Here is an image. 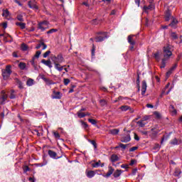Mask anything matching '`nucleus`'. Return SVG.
Wrapping results in <instances>:
<instances>
[{
	"instance_id": "nucleus-1",
	"label": "nucleus",
	"mask_w": 182,
	"mask_h": 182,
	"mask_svg": "<svg viewBox=\"0 0 182 182\" xmlns=\"http://www.w3.org/2000/svg\"><path fill=\"white\" fill-rule=\"evenodd\" d=\"M171 46L166 45L163 48V52H164V58L162 59L161 64L160 68L161 69L166 68V62L170 59V56L173 55Z\"/></svg>"
},
{
	"instance_id": "nucleus-2",
	"label": "nucleus",
	"mask_w": 182,
	"mask_h": 182,
	"mask_svg": "<svg viewBox=\"0 0 182 182\" xmlns=\"http://www.w3.org/2000/svg\"><path fill=\"white\" fill-rule=\"evenodd\" d=\"M12 66L10 65L6 66V69L2 70L1 75L3 77L4 80H8L9 77H11V75L12 74V70L11 68Z\"/></svg>"
},
{
	"instance_id": "nucleus-3",
	"label": "nucleus",
	"mask_w": 182,
	"mask_h": 182,
	"mask_svg": "<svg viewBox=\"0 0 182 182\" xmlns=\"http://www.w3.org/2000/svg\"><path fill=\"white\" fill-rule=\"evenodd\" d=\"M107 38H109V35L107 34V32L100 31L97 33V36L95 37V41L103 42V41H105V39H107Z\"/></svg>"
},
{
	"instance_id": "nucleus-4",
	"label": "nucleus",
	"mask_w": 182,
	"mask_h": 182,
	"mask_svg": "<svg viewBox=\"0 0 182 182\" xmlns=\"http://www.w3.org/2000/svg\"><path fill=\"white\" fill-rule=\"evenodd\" d=\"M6 102H8V94L3 90L0 92V105H5Z\"/></svg>"
},
{
	"instance_id": "nucleus-5",
	"label": "nucleus",
	"mask_w": 182,
	"mask_h": 182,
	"mask_svg": "<svg viewBox=\"0 0 182 182\" xmlns=\"http://www.w3.org/2000/svg\"><path fill=\"white\" fill-rule=\"evenodd\" d=\"M51 60L53 63H63V62H65V58H63V55L62 54H58L57 56L53 55L51 58Z\"/></svg>"
},
{
	"instance_id": "nucleus-6",
	"label": "nucleus",
	"mask_w": 182,
	"mask_h": 182,
	"mask_svg": "<svg viewBox=\"0 0 182 182\" xmlns=\"http://www.w3.org/2000/svg\"><path fill=\"white\" fill-rule=\"evenodd\" d=\"M48 28H49V22H48L47 21L40 22L38 24V29H40L41 32L46 31V29H48Z\"/></svg>"
},
{
	"instance_id": "nucleus-7",
	"label": "nucleus",
	"mask_w": 182,
	"mask_h": 182,
	"mask_svg": "<svg viewBox=\"0 0 182 182\" xmlns=\"http://www.w3.org/2000/svg\"><path fill=\"white\" fill-rule=\"evenodd\" d=\"M28 6L31 9H34L35 11H38V9H39V6H38V3L36 2V0L28 1Z\"/></svg>"
},
{
	"instance_id": "nucleus-8",
	"label": "nucleus",
	"mask_w": 182,
	"mask_h": 182,
	"mask_svg": "<svg viewBox=\"0 0 182 182\" xmlns=\"http://www.w3.org/2000/svg\"><path fill=\"white\" fill-rule=\"evenodd\" d=\"M62 93L60 92H56L53 90V95H51L52 99H62Z\"/></svg>"
},
{
	"instance_id": "nucleus-9",
	"label": "nucleus",
	"mask_w": 182,
	"mask_h": 182,
	"mask_svg": "<svg viewBox=\"0 0 182 182\" xmlns=\"http://www.w3.org/2000/svg\"><path fill=\"white\" fill-rule=\"evenodd\" d=\"M114 173V168L112 166H108V171L105 175H103V177H105L106 178H109L112 174Z\"/></svg>"
},
{
	"instance_id": "nucleus-10",
	"label": "nucleus",
	"mask_w": 182,
	"mask_h": 182,
	"mask_svg": "<svg viewBox=\"0 0 182 182\" xmlns=\"http://www.w3.org/2000/svg\"><path fill=\"white\" fill-rule=\"evenodd\" d=\"M127 41L130 45H136V40L134 39V35H129L127 38Z\"/></svg>"
},
{
	"instance_id": "nucleus-11",
	"label": "nucleus",
	"mask_w": 182,
	"mask_h": 182,
	"mask_svg": "<svg viewBox=\"0 0 182 182\" xmlns=\"http://www.w3.org/2000/svg\"><path fill=\"white\" fill-rule=\"evenodd\" d=\"M147 90V82H146V80L142 81V85H141V95L142 96H144L146 95V91Z\"/></svg>"
},
{
	"instance_id": "nucleus-12",
	"label": "nucleus",
	"mask_w": 182,
	"mask_h": 182,
	"mask_svg": "<svg viewBox=\"0 0 182 182\" xmlns=\"http://www.w3.org/2000/svg\"><path fill=\"white\" fill-rule=\"evenodd\" d=\"M66 65H61L60 63H54V68L58 72H62L63 70V68H65Z\"/></svg>"
},
{
	"instance_id": "nucleus-13",
	"label": "nucleus",
	"mask_w": 182,
	"mask_h": 182,
	"mask_svg": "<svg viewBox=\"0 0 182 182\" xmlns=\"http://www.w3.org/2000/svg\"><path fill=\"white\" fill-rule=\"evenodd\" d=\"M130 140H132L130 134H127L126 136H122L120 139V141H122V143H129Z\"/></svg>"
},
{
	"instance_id": "nucleus-14",
	"label": "nucleus",
	"mask_w": 182,
	"mask_h": 182,
	"mask_svg": "<svg viewBox=\"0 0 182 182\" xmlns=\"http://www.w3.org/2000/svg\"><path fill=\"white\" fill-rule=\"evenodd\" d=\"M151 132H152V133L150 134L151 139H154L156 137V136H157V134H159V133L160 132V130L156 129V128H152L151 129Z\"/></svg>"
},
{
	"instance_id": "nucleus-15",
	"label": "nucleus",
	"mask_w": 182,
	"mask_h": 182,
	"mask_svg": "<svg viewBox=\"0 0 182 182\" xmlns=\"http://www.w3.org/2000/svg\"><path fill=\"white\" fill-rule=\"evenodd\" d=\"M104 166L105 164H102V161L100 160L94 164H92V167H93L94 168H97V167H103Z\"/></svg>"
},
{
	"instance_id": "nucleus-16",
	"label": "nucleus",
	"mask_w": 182,
	"mask_h": 182,
	"mask_svg": "<svg viewBox=\"0 0 182 182\" xmlns=\"http://www.w3.org/2000/svg\"><path fill=\"white\" fill-rule=\"evenodd\" d=\"M41 63H43V65H46V66H48V68H50V69H52V62H50V60H46L45 59H43L41 60Z\"/></svg>"
},
{
	"instance_id": "nucleus-17",
	"label": "nucleus",
	"mask_w": 182,
	"mask_h": 182,
	"mask_svg": "<svg viewBox=\"0 0 182 182\" xmlns=\"http://www.w3.org/2000/svg\"><path fill=\"white\" fill-rule=\"evenodd\" d=\"M171 16V11L170 10H167L165 12V21L166 22H168V21H170V17Z\"/></svg>"
},
{
	"instance_id": "nucleus-18",
	"label": "nucleus",
	"mask_w": 182,
	"mask_h": 182,
	"mask_svg": "<svg viewBox=\"0 0 182 182\" xmlns=\"http://www.w3.org/2000/svg\"><path fill=\"white\" fill-rule=\"evenodd\" d=\"M48 156H50L51 159H59V157L56 158V156H58L56 152L52 150H48Z\"/></svg>"
},
{
	"instance_id": "nucleus-19",
	"label": "nucleus",
	"mask_w": 182,
	"mask_h": 182,
	"mask_svg": "<svg viewBox=\"0 0 182 182\" xmlns=\"http://www.w3.org/2000/svg\"><path fill=\"white\" fill-rule=\"evenodd\" d=\"M8 113H9V110H8L7 108H4L3 112L0 113V117L1 119H4L5 116H8Z\"/></svg>"
},
{
	"instance_id": "nucleus-20",
	"label": "nucleus",
	"mask_w": 182,
	"mask_h": 182,
	"mask_svg": "<svg viewBox=\"0 0 182 182\" xmlns=\"http://www.w3.org/2000/svg\"><path fill=\"white\" fill-rule=\"evenodd\" d=\"M2 16H4L5 18H8V16H9V15H11V13L9 12V10H8V9H2Z\"/></svg>"
},
{
	"instance_id": "nucleus-21",
	"label": "nucleus",
	"mask_w": 182,
	"mask_h": 182,
	"mask_svg": "<svg viewBox=\"0 0 182 182\" xmlns=\"http://www.w3.org/2000/svg\"><path fill=\"white\" fill-rule=\"evenodd\" d=\"M181 174V169H180V168H176L175 171L173 173V176L175 177H180Z\"/></svg>"
},
{
	"instance_id": "nucleus-22",
	"label": "nucleus",
	"mask_w": 182,
	"mask_h": 182,
	"mask_svg": "<svg viewBox=\"0 0 182 182\" xmlns=\"http://www.w3.org/2000/svg\"><path fill=\"white\" fill-rule=\"evenodd\" d=\"M95 171H88L86 172V176L88 177V178H92V177H95Z\"/></svg>"
},
{
	"instance_id": "nucleus-23",
	"label": "nucleus",
	"mask_w": 182,
	"mask_h": 182,
	"mask_svg": "<svg viewBox=\"0 0 182 182\" xmlns=\"http://www.w3.org/2000/svg\"><path fill=\"white\" fill-rule=\"evenodd\" d=\"M122 173H123L122 170L117 169L116 171L114 172L113 176L114 177V178H117V177H120V176H122Z\"/></svg>"
},
{
	"instance_id": "nucleus-24",
	"label": "nucleus",
	"mask_w": 182,
	"mask_h": 182,
	"mask_svg": "<svg viewBox=\"0 0 182 182\" xmlns=\"http://www.w3.org/2000/svg\"><path fill=\"white\" fill-rule=\"evenodd\" d=\"M16 26H20L21 29H25V28H26V23H23V21L16 22Z\"/></svg>"
},
{
	"instance_id": "nucleus-25",
	"label": "nucleus",
	"mask_w": 182,
	"mask_h": 182,
	"mask_svg": "<svg viewBox=\"0 0 182 182\" xmlns=\"http://www.w3.org/2000/svg\"><path fill=\"white\" fill-rule=\"evenodd\" d=\"M151 9H154V4H149L148 6H144V11H145V12H147V11L151 10Z\"/></svg>"
},
{
	"instance_id": "nucleus-26",
	"label": "nucleus",
	"mask_w": 182,
	"mask_h": 182,
	"mask_svg": "<svg viewBox=\"0 0 182 182\" xmlns=\"http://www.w3.org/2000/svg\"><path fill=\"white\" fill-rule=\"evenodd\" d=\"M177 23H178V21L176 18H173L169 26H171V28H176V25H177Z\"/></svg>"
},
{
	"instance_id": "nucleus-27",
	"label": "nucleus",
	"mask_w": 182,
	"mask_h": 182,
	"mask_svg": "<svg viewBox=\"0 0 182 182\" xmlns=\"http://www.w3.org/2000/svg\"><path fill=\"white\" fill-rule=\"evenodd\" d=\"M111 161L112 163H116V161H119V156H117V155L116 154H112L111 156Z\"/></svg>"
},
{
	"instance_id": "nucleus-28",
	"label": "nucleus",
	"mask_w": 182,
	"mask_h": 182,
	"mask_svg": "<svg viewBox=\"0 0 182 182\" xmlns=\"http://www.w3.org/2000/svg\"><path fill=\"white\" fill-rule=\"evenodd\" d=\"M119 130L117 129H110L109 134H113V136H116V134H119Z\"/></svg>"
},
{
	"instance_id": "nucleus-29",
	"label": "nucleus",
	"mask_w": 182,
	"mask_h": 182,
	"mask_svg": "<svg viewBox=\"0 0 182 182\" xmlns=\"http://www.w3.org/2000/svg\"><path fill=\"white\" fill-rule=\"evenodd\" d=\"M18 68L21 69V70H25L26 69V63H20L18 64Z\"/></svg>"
},
{
	"instance_id": "nucleus-30",
	"label": "nucleus",
	"mask_w": 182,
	"mask_h": 182,
	"mask_svg": "<svg viewBox=\"0 0 182 182\" xmlns=\"http://www.w3.org/2000/svg\"><path fill=\"white\" fill-rule=\"evenodd\" d=\"M136 85L138 87V92H140V75L137 74Z\"/></svg>"
},
{
	"instance_id": "nucleus-31",
	"label": "nucleus",
	"mask_w": 182,
	"mask_h": 182,
	"mask_svg": "<svg viewBox=\"0 0 182 182\" xmlns=\"http://www.w3.org/2000/svg\"><path fill=\"white\" fill-rule=\"evenodd\" d=\"M154 58H155L157 62H160V53L158 51L154 54Z\"/></svg>"
},
{
	"instance_id": "nucleus-32",
	"label": "nucleus",
	"mask_w": 182,
	"mask_h": 182,
	"mask_svg": "<svg viewBox=\"0 0 182 182\" xmlns=\"http://www.w3.org/2000/svg\"><path fill=\"white\" fill-rule=\"evenodd\" d=\"M77 114L80 119H83V117H86L85 113L81 112L80 111H78Z\"/></svg>"
},
{
	"instance_id": "nucleus-33",
	"label": "nucleus",
	"mask_w": 182,
	"mask_h": 182,
	"mask_svg": "<svg viewBox=\"0 0 182 182\" xmlns=\"http://www.w3.org/2000/svg\"><path fill=\"white\" fill-rule=\"evenodd\" d=\"M102 22V20H99L97 18L93 19L91 22L92 25H99Z\"/></svg>"
},
{
	"instance_id": "nucleus-34",
	"label": "nucleus",
	"mask_w": 182,
	"mask_h": 182,
	"mask_svg": "<svg viewBox=\"0 0 182 182\" xmlns=\"http://www.w3.org/2000/svg\"><path fill=\"white\" fill-rule=\"evenodd\" d=\"M122 112H127L130 109V107L128 105H123L120 107Z\"/></svg>"
},
{
	"instance_id": "nucleus-35",
	"label": "nucleus",
	"mask_w": 182,
	"mask_h": 182,
	"mask_svg": "<svg viewBox=\"0 0 182 182\" xmlns=\"http://www.w3.org/2000/svg\"><path fill=\"white\" fill-rule=\"evenodd\" d=\"M143 122H144V120L138 121L136 124H138L139 127H144L146 126V123H144Z\"/></svg>"
},
{
	"instance_id": "nucleus-36",
	"label": "nucleus",
	"mask_w": 182,
	"mask_h": 182,
	"mask_svg": "<svg viewBox=\"0 0 182 182\" xmlns=\"http://www.w3.org/2000/svg\"><path fill=\"white\" fill-rule=\"evenodd\" d=\"M53 134L55 139H57L58 140H59V139H60V134H59V132L53 131Z\"/></svg>"
},
{
	"instance_id": "nucleus-37",
	"label": "nucleus",
	"mask_w": 182,
	"mask_h": 182,
	"mask_svg": "<svg viewBox=\"0 0 182 182\" xmlns=\"http://www.w3.org/2000/svg\"><path fill=\"white\" fill-rule=\"evenodd\" d=\"M170 110L173 114H177V109L174 108V105H170Z\"/></svg>"
},
{
	"instance_id": "nucleus-38",
	"label": "nucleus",
	"mask_w": 182,
	"mask_h": 182,
	"mask_svg": "<svg viewBox=\"0 0 182 182\" xmlns=\"http://www.w3.org/2000/svg\"><path fill=\"white\" fill-rule=\"evenodd\" d=\"M170 144H172V146H177V144H178V140L174 138L173 140L171 141Z\"/></svg>"
},
{
	"instance_id": "nucleus-39",
	"label": "nucleus",
	"mask_w": 182,
	"mask_h": 182,
	"mask_svg": "<svg viewBox=\"0 0 182 182\" xmlns=\"http://www.w3.org/2000/svg\"><path fill=\"white\" fill-rule=\"evenodd\" d=\"M16 19H18L20 22H23L25 21L23 19V15H22V14L17 15Z\"/></svg>"
},
{
	"instance_id": "nucleus-40",
	"label": "nucleus",
	"mask_w": 182,
	"mask_h": 182,
	"mask_svg": "<svg viewBox=\"0 0 182 182\" xmlns=\"http://www.w3.org/2000/svg\"><path fill=\"white\" fill-rule=\"evenodd\" d=\"M16 97V95H15V91L14 90H11L9 98L10 99H15Z\"/></svg>"
},
{
	"instance_id": "nucleus-41",
	"label": "nucleus",
	"mask_w": 182,
	"mask_h": 182,
	"mask_svg": "<svg viewBox=\"0 0 182 182\" xmlns=\"http://www.w3.org/2000/svg\"><path fill=\"white\" fill-rule=\"evenodd\" d=\"M27 86H32L33 85V79H28L26 82Z\"/></svg>"
},
{
	"instance_id": "nucleus-42",
	"label": "nucleus",
	"mask_w": 182,
	"mask_h": 182,
	"mask_svg": "<svg viewBox=\"0 0 182 182\" xmlns=\"http://www.w3.org/2000/svg\"><path fill=\"white\" fill-rule=\"evenodd\" d=\"M42 53V52L41 50H38L36 52V54L34 55L33 58H39V56H41V54Z\"/></svg>"
},
{
	"instance_id": "nucleus-43",
	"label": "nucleus",
	"mask_w": 182,
	"mask_h": 182,
	"mask_svg": "<svg viewBox=\"0 0 182 182\" xmlns=\"http://www.w3.org/2000/svg\"><path fill=\"white\" fill-rule=\"evenodd\" d=\"M88 122L91 123V124H94V125L97 124V121H96V119H94L90 118L88 119Z\"/></svg>"
},
{
	"instance_id": "nucleus-44",
	"label": "nucleus",
	"mask_w": 182,
	"mask_h": 182,
	"mask_svg": "<svg viewBox=\"0 0 182 182\" xmlns=\"http://www.w3.org/2000/svg\"><path fill=\"white\" fill-rule=\"evenodd\" d=\"M46 164H48V161H43V163L37 164L36 166H38V167H43V166H46Z\"/></svg>"
},
{
	"instance_id": "nucleus-45",
	"label": "nucleus",
	"mask_w": 182,
	"mask_h": 182,
	"mask_svg": "<svg viewBox=\"0 0 182 182\" xmlns=\"http://www.w3.org/2000/svg\"><path fill=\"white\" fill-rule=\"evenodd\" d=\"M33 134H36L37 136H38V137L42 136V134L41 132H39V130H38V129H33Z\"/></svg>"
},
{
	"instance_id": "nucleus-46",
	"label": "nucleus",
	"mask_w": 182,
	"mask_h": 182,
	"mask_svg": "<svg viewBox=\"0 0 182 182\" xmlns=\"http://www.w3.org/2000/svg\"><path fill=\"white\" fill-rule=\"evenodd\" d=\"M154 114L156 117V119H161V114H160V112H154Z\"/></svg>"
},
{
	"instance_id": "nucleus-47",
	"label": "nucleus",
	"mask_w": 182,
	"mask_h": 182,
	"mask_svg": "<svg viewBox=\"0 0 182 182\" xmlns=\"http://www.w3.org/2000/svg\"><path fill=\"white\" fill-rule=\"evenodd\" d=\"M130 144H119V147L121 149H122V150H126V147H127V146H129Z\"/></svg>"
},
{
	"instance_id": "nucleus-48",
	"label": "nucleus",
	"mask_w": 182,
	"mask_h": 182,
	"mask_svg": "<svg viewBox=\"0 0 182 182\" xmlns=\"http://www.w3.org/2000/svg\"><path fill=\"white\" fill-rule=\"evenodd\" d=\"M21 50H28V46L25 43L21 44Z\"/></svg>"
},
{
	"instance_id": "nucleus-49",
	"label": "nucleus",
	"mask_w": 182,
	"mask_h": 182,
	"mask_svg": "<svg viewBox=\"0 0 182 182\" xmlns=\"http://www.w3.org/2000/svg\"><path fill=\"white\" fill-rule=\"evenodd\" d=\"M45 82H46V85H55V82H53L48 78Z\"/></svg>"
},
{
	"instance_id": "nucleus-50",
	"label": "nucleus",
	"mask_w": 182,
	"mask_h": 182,
	"mask_svg": "<svg viewBox=\"0 0 182 182\" xmlns=\"http://www.w3.org/2000/svg\"><path fill=\"white\" fill-rule=\"evenodd\" d=\"M23 173H28V171H31V168L28 166H25L23 168Z\"/></svg>"
},
{
	"instance_id": "nucleus-51",
	"label": "nucleus",
	"mask_w": 182,
	"mask_h": 182,
	"mask_svg": "<svg viewBox=\"0 0 182 182\" xmlns=\"http://www.w3.org/2000/svg\"><path fill=\"white\" fill-rule=\"evenodd\" d=\"M55 32H58V29L57 28H51L50 31H47V33L48 34L55 33Z\"/></svg>"
},
{
	"instance_id": "nucleus-52",
	"label": "nucleus",
	"mask_w": 182,
	"mask_h": 182,
	"mask_svg": "<svg viewBox=\"0 0 182 182\" xmlns=\"http://www.w3.org/2000/svg\"><path fill=\"white\" fill-rule=\"evenodd\" d=\"M63 82H64L65 86H68V85L70 83V80H69V78H65Z\"/></svg>"
},
{
	"instance_id": "nucleus-53",
	"label": "nucleus",
	"mask_w": 182,
	"mask_h": 182,
	"mask_svg": "<svg viewBox=\"0 0 182 182\" xmlns=\"http://www.w3.org/2000/svg\"><path fill=\"white\" fill-rule=\"evenodd\" d=\"M171 36L173 39H178V36H177V33H171Z\"/></svg>"
},
{
	"instance_id": "nucleus-54",
	"label": "nucleus",
	"mask_w": 182,
	"mask_h": 182,
	"mask_svg": "<svg viewBox=\"0 0 182 182\" xmlns=\"http://www.w3.org/2000/svg\"><path fill=\"white\" fill-rule=\"evenodd\" d=\"M100 103L101 106H106V105H107V102H106L105 100H100Z\"/></svg>"
},
{
	"instance_id": "nucleus-55",
	"label": "nucleus",
	"mask_w": 182,
	"mask_h": 182,
	"mask_svg": "<svg viewBox=\"0 0 182 182\" xmlns=\"http://www.w3.org/2000/svg\"><path fill=\"white\" fill-rule=\"evenodd\" d=\"M90 142L91 143V144H92V146H94V148L95 149H97V144H96V141L95 140H91L90 141Z\"/></svg>"
},
{
	"instance_id": "nucleus-56",
	"label": "nucleus",
	"mask_w": 182,
	"mask_h": 182,
	"mask_svg": "<svg viewBox=\"0 0 182 182\" xmlns=\"http://www.w3.org/2000/svg\"><path fill=\"white\" fill-rule=\"evenodd\" d=\"M49 55H50V50H48L46 51L43 55V58H48L49 56Z\"/></svg>"
},
{
	"instance_id": "nucleus-57",
	"label": "nucleus",
	"mask_w": 182,
	"mask_h": 182,
	"mask_svg": "<svg viewBox=\"0 0 182 182\" xmlns=\"http://www.w3.org/2000/svg\"><path fill=\"white\" fill-rule=\"evenodd\" d=\"M137 149H139V146H133L131 149H129V151H136V150H137Z\"/></svg>"
},
{
	"instance_id": "nucleus-58",
	"label": "nucleus",
	"mask_w": 182,
	"mask_h": 182,
	"mask_svg": "<svg viewBox=\"0 0 182 182\" xmlns=\"http://www.w3.org/2000/svg\"><path fill=\"white\" fill-rule=\"evenodd\" d=\"M35 58L33 57L32 60L30 61V63H31L32 66H33V68L36 67V65H35Z\"/></svg>"
},
{
	"instance_id": "nucleus-59",
	"label": "nucleus",
	"mask_w": 182,
	"mask_h": 182,
	"mask_svg": "<svg viewBox=\"0 0 182 182\" xmlns=\"http://www.w3.org/2000/svg\"><path fill=\"white\" fill-rule=\"evenodd\" d=\"M82 125L83 126L84 129H87L89 127V125H87V123L85 122H82Z\"/></svg>"
},
{
	"instance_id": "nucleus-60",
	"label": "nucleus",
	"mask_w": 182,
	"mask_h": 182,
	"mask_svg": "<svg viewBox=\"0 0 182 182\" xmlns=\"http://www.w3.org/2000/svg\"><path fill=\"white\" fill-rule=\"evenodd\" d=\"M136 159H132L129 164V166H134V164H136Z\"/></svg>"
},
{
	"instance_id": "nucleus-61",
	"label": "nucleus",
	"mask_w": 182,
	"mask_h": 182,
	"mask_svg": "<svg viewBox=\"0 0 182 182\" xmlns=\"http://www.w3.org/2000/svg\"><path fill=\"white\" fill-rule=\"evenodd\" d=\"M171 73H173V71L170 69L167 73H166V76L168 77H170V75H171Z\"/></svg>"
},
{
	"instance_id": "nucleus-62",
	"label": "nucleus",
	"mask_w": 182,
	"mask_h": 182,
	"mask_svg": "<svg viewBox=\"0 0 182 182\" xmlns=\"http://www.w3.org/2000/svg\"><path fill=\"white\" fill-rule=\"evenodd\" d=\"M177 68V63L174 64L170 69L173 72Z\"/></svg>"
},
{
	"instance_id": "nucleus-63",
	"label": "nucleus",
	"mask_w": 182,
	"mask_h": 182,
	"mask_svg": "<svg viewBox=\"0 0 182 182\" xmlns=\"http://www.w3.org/2000/svg\"><path fill=\"white\" fill-rule=\"evenodd\" d=\"M122 168H129V165L127 164H122L121 165Z\"/></svg>"
},
{
	"instance_id": "nucleus-64",
	"label": "nucleus",
	"mask_w": 182,
	"mask_h": 182,
	"mask_svg": "<svg viewBox=\"0 0 182 182\" xmlns=\"http://www.w3.org/2000/svg\"><path fill=\"white\" fill-rule=\"evenodd\" d=\"M42 46V42L39 44H38L36 46V49H41V47Z\"/></svg>"
}]
</instances>
